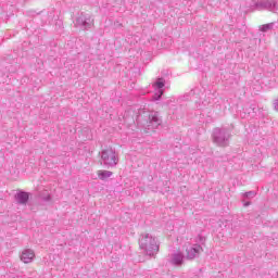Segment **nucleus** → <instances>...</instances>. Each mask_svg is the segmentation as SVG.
<instances>
[{"instance_id": "20e7f679", "label": "nucleus", "mask_w": 278, "mask_h": 278, "mask_svg": "<svg viewBox=\"0 0 278 278\" xmlns=\"http://www.w3.org/2000/svg\"><path fill=\"white\" fill-rule=\"evenodd\" d=\"M100 155V164L105 168H114L118 164V155H116L115 149L106 148L101 151Z\"/></svg>"}, {"instance_id": "9b49d317", "label": "nucleus", "mask_w": 278, "mask_h": 278, "mask_svg": "<svg viewBox=\"0 0 278 278\" xmlns=\"http://www.w3.org/2000/svg\"><path fill=\"white\" fill-rule=\"evenodd\" d=\"M114 175L112 172L110 170H99L98 172V177L99 179H101L102 181H105V179H110V177Z\"/></svg>"}, {"instance_id": "423d86ee", "label": "nucleus", "mask_w": 278, "mask_h": 278, "mask_svg": "<svg viewBox=\"0 0 278 278\" xmlns=\"http://www.w3.org/2000/svg\"><path fill=\"white\" fill-rule=\"evenodd\" d=\"M92 25H94V20L86 13H80L76 18L75 27H80V29H91Z\"/></svg>"}, {"instance_id": "a211bd4d", "label": "nucleus", "mask_w": 278, "mask_h": 278, "mask_svg": "<svg viewBox=\"0 0 278 278\" xmlns=\"http://www.w3.org/2000/svg\"><path fill=\"white\" fill-rule=\"evenodd\" d=\"M274 110H276V112H278V99L274 102Z\"/></svg>"}, {"instance_id": "f3484780", "label": "nucleus", "mask_w": 278, "mask_h": 278, "mask_svg": "<svg viewBox=\"0 0 278 278\" xmlns=\"http://www.w3.org/2000/svg\"><path fill=\"white\" fill-rule=\"evenodd\" d=\"M199 242H201L202 244H205V237L199 235Z\"/></svg>"}, {"instance_id": "f8f14e48", "label": "nucleus", "mask_w": 278, "mask_h": 278, "mask_svg": "<svg viewBox=\"0 0 278 278\" xmlns=\"http://www.w3.org/2000/svg\"><path fill=\"white\" fill-rule=\"evenodd\" d=\"M153 86H154V88H156V90H163L162 88H164V86H166V79H164V77H160L155 80Z\"/></svg>"}, {"instance_id": "f03ea898", "label": "nucleus", "mask_w": 278, "mask_h": 278, "mask_svg": "<svg viewBox=\"0 0 278 278\" xmlns=\"http://www.w3.org/2000/svg\"><path fill=\"white\" fill-rule=\"evenodd\" d=\"M139 247L150 257H155V255H157L160 252V244L157 243V239H155V237L151 236L150 233H143L140 236Z\"/></svg>"}, {"instance_id": "1a4fd4ad", "label": "nucleus", "mask_w": 278, "mask_h": 278, "mask_svg": "<svg viewBox=\"0 0 278 278\" xmlns=\"http://www.w3.org/2000/svg\"><path fill=\"white\" fill-rule=\"evenodd\" d=\"M184 260H186L184 253L177 252L172 254L170 264H173V266H184Z\"/></svg>"}, {"instance_id": "f257e3e1", "label": "nucleus", "mask_w": 278, "mask_h": 278, "mask_svg": "<svg viewBox=\"0 0 278 278\" xmlns=\"http://www.w3.org/2000/svg\"><path fill=\"white\" fill-rule=\"evenodd\" d=\"M137 125H141L147 131H155L160 125H162V118L160 113L149 112L146 109H139L136 115Z\"/></svg>"}, {"instance_id": "aec40b11", "label": "nucleus", "mask_w": 278, "mask_h": 278, "mask_svg": "<svg viewBox=\"0 0 278 278\" xmlns=\"http://www.w3.org/2000/svg\"><path fill=\"white\" fill-rule=\"evenodd\" d=\"M250 110H252L253 112H255V106H250Z\"/></svg>"}, {"instance_id": "412c9836", "label": "nucleus", "mask_w": 278, "mask_h": 278, "mask_svg": "<svg viewBox=\"0 0 278 278\" xmlns=\"http://www.w3.org/2000/svg\"><path fill=\"white\" fill-rule=\"evenodd\" d=\"M184 106L182 105H179V110H181Z\"/></svg>"}, {"instance_id": "2eb2a0df", "label": "nucleus", "mask_w": 278, "mask_h": 278, "mask_svg": "<svg viewBox=\"0 0 278 278\" xmlns=\"http://www.w3.org/2000/svg\"><path fill=\"white\" fill-rule=\"evenodd\" d=\"M162 94H164V90H159V92L153 96V100L160 101V99H162Z\"/></svg>"}, {"instance_id": "9d476101", "label": "nucleus", "mask_w": 278, "mask_h": 278, "mask_svg": "<svg viewBox=\"0 0 278 278\" xmlns=\"http://www.w3.org/2000/svg\"><path fill=\"white\" fill-rule=\"evenodd\" d=\"M34 257H36V254L33 250H24L21 255V260L24 262V264H29L34 261Z\"/></svg>"}, {"instance_id": "b1692460", "label": "nucleus", "mask_w": 278, "mask_h": 278, "mask_svg": "<svg viewBox=\"0 0 278 278\" xmlns=\"http://www.w3.org/2000/svg\"><path fill=\"white\" fill-rule=\"evenodd\" d=\"M131 123H136V121H135V119H132V121H131Z\"/></svg>"}, {"instance_id": "5701e85b", "label": "nucleus", "mask_w": 278, "mask_h": 278, "mask_svg": "<svg viewBox=\"0 0 278 278\" xmlns=\"http://www.w3.org/2000/svg\"><path fill=\"white\" fill-rule=\"evenodd\" d=\"M126 123H129V119H128V118H126Z\"/></svg>"}, {"instance_id": "dca6fc26", "label": "nucleus", "mask_w": 278, "mask_h": 278, "mask_svg": "<svg viewBox=\"0 0 278 278\" xmlns=\"http://www.w3.org/2000/svg\"><path fill=\"white\" fill-rule=\"evenodd\" d=\"M244 199H253L255 197V191H248L243 193Z\"/></svg>"}, {"instance_id": "7ed1b4c3", "label": "nucleus", "mask_w": 278, "mask_h": 278, "mask_svg": "<svg viewBox=\"0 0 278 278\" xmlns=\"http://www.w3.org/2000/svg\"><path fill=\"white\" fill-rule=\"evenodd\" d=\"M212 140L216 147L225 149L229 147V140H231V131L225 127H216L212 131Z\"/></svg>"}, {"instance_id": "0eeeda50", "label": "nucleus", "mask_w": 278, "mask_h": 278, "mask_svg": "<svg viewBox=\"0 0 278 278\" xmlns=\"http://www.w3.org/2000/svg\"><path fill=\"white\" fill-rule=\"evenodd\" d=\"M201 253H203V247L195 243L192 247L186 249L185 260H195V257H199Z\"/></svg>"}, {"instance_id": "ddd939ff", "label": "nucleus", "mask_w": 278, "mask_h": 278, "mask_svg": "<svg viewBox=\"0 0 278 278\" xmlns=\"http://www.w3.org/2000/svg\"><path fill=\"white\" fill-rule=\"evenodd\" d=\"M39 197H40L41 201H43V203H51V201H52L51 194H49L47 192L40 193Z\"/></svg>"}, {"instance_id": "6e6552de", "label": "nucleus", "mask_w": 278, "mask_h": 278, "mask_svg": "<svg viewBox=\"0 0 278 278\" xmlns=\"http://www.w3.org/2000/svg\"><path fill=\"white\" fill-rule=\"evenodd\" d=\"M29 197H31V193L24 190H18L15 193L14 199L17 205H25L26 203H29Z\"/></svg>"}, {"instance_id": "4468645a", "label": "nucleus", "mask_w": 278, "mask_h": 278, "mask_svg": "<svg viewBox=\"0 0 278 278\" xmlns=\"http://www.w3.org/2000/svg\"><path fill=\"white\" fill-rule=\"evenodd\" d=\"M273 27H275V23H268V24L262 25L260 27V31H263V33L270 31Z\"/></svg>"}, {"instance_id": "4be33fe9", "label": "nucleus", "mask_w": 278, "mask_h": 278, "mask_svg": "<svg viewBox=\"0 0 278 278\" xmlns=\"http://www.w3.org/2000/svg\"><path fill=\"white\" fill-rule=\"evenodd\" d=\"M173 114H177V111H174Z\"/></svg>"}, {"instance_id": "39448f33", "label": "nucleus", "mask_w": 278, "mask_h": 278, "mask_svg": "<svg viewBox=\"0 0 278 278\" xmlns=\"http://www.w3.org/2000/svg\"><path fill=\"white\" fill-rule=\"evenodd\" d=\"M253 10L274 12V14H278V1L277 0H262L255 2L253 5Z\"/></svg>"}, {"instance_id": "6ab92c4d", "label": "nucleus", "mask_w": 278, "mask_h": 278, "mask_svg": "<svg viewBox=\"0 0 278 278\" xmlns=\"http://www.w3.org/2000/svg\"><path fill=\"white\" fill-rule=\"evenodd\" d=\"M249 205H251V202H245L244 203V207H249Z\"/></svg>"}]
</instances>
